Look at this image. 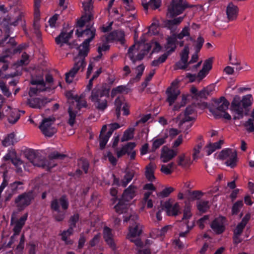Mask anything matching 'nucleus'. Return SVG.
I'll use <instances>...</instances> for the list:
<instances>
[{"label":"nucleus","mask_w":254,"mask_h":254,"mask_svg":"<svg viewBox=\"0 0 254 254\" xmlns=\"http://www.w3.org/2000/svg\"><path fill=\"white\" fill-rule=\"evenodd\" d=\"M148 32L150 35H155L158 33V25L155 22H153L148 28Z\"/></svg>","instance_id":"bf43d9fd"},{"label":"nucleus","mask_w":254,"mask_h":254,"mask_svg":"<svg viewBox=\"0 0 254 254\" xmlns=\"http://www.w3.org/2000/svg\"><path fill=\"white\" fill-rule=\"evenodd\" d=\"M123 218V222L124 223L129 222L130 225H134L135 223H138L136 221L138 219V216L135 214H130L129 216H124Z\"/></svg>","instance_id":"de8ad7c7"},{"label":"nucleus","mask_w":254,"mask_h":254,"mask_svg":"<svg viewBox=\"0 0 254 254\" xmlns=\"http://www.w3.org/2000/svg\"><path fill=\"white\" fill-rule=\"evenodd\" d=\"M86 2L82 3L84 10L85 12L84 14H92L91 10L92 9V4L91 0H87Z\"/></svg>","instance_id":"6e6d98bb"},{"label":"nucleus","mask_w":254,"mask_h":254,"mask_svg":"<svg viewBox=\"0 0 254 254\" xmlns=\"http://www.w3.org/2000/svg\"><path fill=\"white\" fill-rule=\"evenodd\" d=\"M30 83L32 85H36L37 86H41V91H48L50 92L52 90L51 88L47 86L43 79H34L31 80Z\"/></svg>","instance_id":"7c9ffc66"},{"label":"nucleus","mask_w":254,"mask_h":254,"mask_svg":"<svg viewBox=\"0 0 254 254\" xmlns=\"http://www.w3.org/2000/svg\"><path fill=\"white\" fill-rule=\"evenodd\" d=\"M218 158L220 160L227 159L225 164L233 168L236 165L237 160V154L236 151H233L232 149L226 148L223 149L219 154Z\"/></svg>","instance_id":"9b49d317"},{"label":"nucleus","mask_w":254,"mask_h":254,"mask_svg":"<svg viewBox=\"0 0 254 254\" xmlns=\"http://www.w3.org/2000/svg\"><path fill=\"white\" fill-rule=\"evenodd\" d=\"M253 98L251 94H248L243 97L242 99L239 96H235L231 102V108L241 118L243 117V109H247L252 104Z\"/></svg>","instance_id":"20e7f679"},{"label":"nucleus","mask_w":254,"mask_h":254,"mask_svg":"<svg viewBox=\"0 0 254 254\" xmlns=\"http://www.w3.org/2000/svg\"><path fill=\"white\" fill-rule=\"evenodd\" d=\"M177 163L180 166L188 167L191 164V161L190 157H186L185 154H182L178 156Z\"/></svg>","instance_id":"2f4dec72"},{"label":"nucleus","mask_w":254,"mask_h":254,"mask_svg":"<svg viewBox=\"0 0 254 254\" xmlns=\"http://www.w3.org/2000/svg\"><path fill=\"white\" fill-rule=\"evenodd\" d=\"M214 103L216 107H210L209 109L215 118L220 119L222 118V114L220 112H225L228 109L230 103L224 96H221L218 99L214 100Z\"/></svg>","instance_id":"1a4fd4ad"},{"label":"nucleus","mask_w":254,"mask_h":254,"mask_svg":"<svg viewBox=\"0 0 254 254\" xmlns=\"http://www.w3.org/2000/svg\"><path fill=\"white\" fill-rule=\"evenodd\" d=\"M189 35L188 29L186 28L183 29L178 35L173 34V35L168 36L167 37L166 49H168V50L161 55L164 57L165 61L167 60L168 56L175 52L176 49V46H175L176 43V38H179V40H182L185 36Z\"/></svg>","instance_id":"39448f33"},{"label":"nucleus","mask_w":254,"mask_h":254,"mask_svg":"<svg viewBox=\"0 0 254 254\" xmlns=\"http://www.w3.org/2000/svg\"><path fill=\"white\" fill-rule=\"evenodd\" d=\"M125 99L123 97H118L115 101V105L116 106V110L121 111L123 105L126 103H124Z\"/></svg>","instance_id":"5fc2aeb1"},{"label":"nucleus","mask_w":254,"mask_h":254,"mask_svg":"<svg viewBox=\"0 0 254 254\" xmlns=\"http://www.w3.org/2000/svg\"><path fill=\"white\" fill-rule=\"evenodd\" d=\"M35 194L33 190H30L24 192L14 199V204L19 211H23L26 207L30 205L35 198Z\"/></svg>","instance_id":"423d86ee"},{"label":"nucleus","mask_w":254,"mask_h":254,"mask_svg":"<svg viewBox=\"0 0 254 254\" xmlns=\"http://www.w3.org/2000/svg\"><path fill=\"white\" fill-rule=\"evenodd\" d=\"M17 141L15 138V134L13 132L7 134L2 141V145L4 147H7L13 145Z\"/></svg>","instance_id":"f704fd0d"},{"label":"nucleus","mask_w":254,"mask_h":254,"mask_svg":"<svg viewBox=\"0 0 254 254\" xmlns=\"http://www.w3.org/2000/svg\"><path fill=\"white\" fill-rule=\"evenodd\" d=\"M66 37V32L64 31H62L60 33L59 35L55 38L56 43L57 44H62V45L63 44L65 43V42L64 41L66 40V38H65Z\"/></svg>","instance_id":"4d7b16f0"},{"label":"nucleus","mask_w":254,"mask_h":254,"mask_svg":"<svg viewBox=\"0 0 254 254\" xmlns=\"http://www.w3.org/2000/svg\"><path fill=\"white\" fill-rule=\"evenodd\" d=\"M69 201L65 195L59 198H54L50 203L53 217L56 222H63L66 216V211L69 207Z\"/></svg>","instance_id":"f03ea898"},{"label":"nucleus","mask_w":254,"mask_h":254,"mask_svg":"<svg viewBox=\"0 0 254 254\" xmlns=\"http://www.w3.org/2000/svg\"><path fill=\"white\" fill-rule=\"evenodd\" d=\"M177 152L173 149L164 146L161 151V158L164 163L167 162L176 156Z\"/></svg>","instance_id":"aec40b11"},{"label":"nucleus","mask_w":254,"mask_h":254,"mask_svg":"<svg viewBox=\"0 0 254 254\" xmlns=\"http://www.w3.org/2000/svg\"><path fill=\"white\" fill-rule=\"evenodd\" d=\"M134 131V128H128L126 129L124 131L123 135L121 138V141L125 142L132 139L133 137Z\"/></svg>","instance_id":"a19ab883"},{"label":"nucleus","mask_w":254,"mask_h":254,"mask_svg":"<svg viewBox=\"0 0 254 254\" xmlns=\"http://www.w3.org/2000/svg\"><path fill=\"white\" fill-rule=\"evenodd\" d=\"M174 190L172 187H168L163 189L161 191L157 194V195L161 198L168 197L170 194Z\"/></svg>","instance_id":"603ef678"},{"label":"nucleus","mask_w":254,"mask_h":254,"mask_svg":"<svg viewBox=\"0 0 254 254\" xmlns=\"http://www.w3.org/2000/svg\"><path fill=\"white\" fill-rule=\"evenodd\" d=\"M136 146L135 142H128L123 146L120 150H115L116 151L117 156L118 158L122 157L126 154H129V151H131Z\"/></svg>","instance_id":"b1692460"},{"label":"nucleus","mask_w":254,"mask_h":254,"mask_svg":"<svg viewBox=\"0 0 254 254\" xmlns=\"http://www.w3.org/2000/svg\"><path fill=\"white\" fill-rule=\"evenodd\" d=\"M77 167L82 169L85 174H87L89 168V162L87 159L81 158L77 160Z\"/></svg>","instance_id":"c9c22d12"},{"label":"nucleus","mask_w":254,"mask_h":254,"mask_svg":"<svg viewBox=\"0 0 254 254\" xmlns=\"http://www.w3.org/2000/svg\"><path fill=\"white\" fill-rule=\"evenodd\" d=\"M68 113L69 118L67 123L70 126H73L75 123L77 112L73 111L71 107L70 106L68 108Z\"/></svg>","instance_id":"49530a36"},{"label":"nucleus","mask_w":254,"mask_h":254,"mask_svg":"<svg viewBox=\"0 0 254 254\" xmlns=\"http://www.w3.org/2000/svg\"><path fill=\"white\" fill-rule=\"evenodd\" d=\"M172 228L171 225H166L162 227L161 229H155L152 230V233H155L157 237H162L164 236L169 229Z\"/></svg>","instance_id":"c03bdc74"},{"label":"nucleus","mask_w":254,"mask_h":254,"mask_svg":"<svg viewBox=\"0 0 254 254\" xmlns=\"http://www.w3.org/2000/svg\"><path fill=\"white\" fill-rule=\"evenodd\" d=\"M90 43L84 40L77 48L78 53L74 59V64L70 70L65 73V81L68 83L72 82L73 78L79 71H83L86 65L85 57L90 51Z\"/></svg>","instance_id":"f257e3e1"},{"label":"nucleus","mask_w":254,"mask_h":254,"mask_svg":"<svg viewBox=\"0 0 254 254\" xmlns=\"http://www.w3.org/2000/svg\"><path fill=\"white\" fill-rule=\"evenodd\" d=\"M189 54V47L188 45L185 46L184 49L181 53V59L184 64L183 65L179 66V68L181 69H186L188 66V58Z\"/></svg>","instance_id":"bb28decb"},{"label":"nucleus","mask_w":254,"mask_h":254,"mask_svg":"<svg viewBox=\"0 0 254 254\" xmlns=\"http://www.w3.org/2000/svg\"><path fill=\"white\" fill-rule=\"evenodd\" d=\"M161 205L162 208L159 210L156 214V217L158 221L162 220L161 213L162 211L165 210L167 214L169 216H176L178 214L180 209V206L178 203H176L174 205H172L169 200L166 201L163 203L161 202Z\"/></svg>","instance_id":"9d476101"},{"label":"nucleus","mask_w":254,"mask_h":254,"mask_svg":"<svg viewBox=\"0 0 254 254\" xmlns=\"http://www.w3.org/2000/svg\"><path fill=\"white\" fill-rule=\"evenodd\" d=\"M3 31L5 33L4 37L3 38H2L0 42V44H4L8 39V38L10 36V28L9 25H5L4 24L3 27Z\"/></svg>","instance_id":"864d4df0"},{"label":"nucleus","mask_w":254,"mask_h":254,"mask_svg":"<svg viewBox=\"0 0 254 254\" xmlns=\"http://www.w3.org/2000/svg\"><path fill=\"white\" fill-rule=\"evenodd\" d=\"M93 17L92 14H84L77 20L76 22V27L78 28V29H81V28L85 26L86 27L87 24L92 23L91 20Z\"/></svg>","instance_id":"393cba45"},{"label":"nucleus","mask_w":254,"mask_h":254,"mask_svg":"<svg viewBox=\"0 0 254 254\" xmlns=\"http://www.w3.org/2000/svg\"><path fill=\"white\" fill-rule=\"evenodd\" d=\"M160 0H149L148 2L143 3L142 5L145 10H147L149 8L152 10H155L160 6Z\"/></svg>","instance_id":"72a5a7b5"},{"label":"nucleus","mask_w":254,"mask_h":254,"mask_svg":"<svg viewBox=\"0 0 254 254\" xmlns=\"http://www.w3.org/2000/svg\"><path fill=\"white\" fill-rule=\"evenodd\" d=\"M110 137L105 134H100L99 135V145L100 148L103 150L105 148L107 143L108 142Z\"/></svg>","instance_id":"3c124183"},{"label":"nucleus","mask_w":254,"mask_h":254,"mask_svg":"<svg viewBox=\"0 0 254 254\" xmlns=\"http://www.w3.org/2000/svg\"><path fill=\"white\" fill-rule=\"evenodd\" d=\"M154 167L153 164L149 163L148 166L146 167L145 176L147 179L150 181L152 182L155 179L154 175Z\"/></svg>","instance_id":"e433bc0d"},{"label":"nucleus","mask_w":254,"mask_h":254,"mask_svg":"<svg viewBox=\"0 0 254 254\" xmlns=\"http://www.w3.org/2000/svg\"><path fill=\"white\" fill-rule=\"evenodd\" d=\"M243 201L242 200H239L234 203L232 206L231 212L232 215H237L240 212V209L243 206Z\"/></svg>","instance_id":"37998d69"},{"label":"nucleus","mask_w":254,"mask_h":254,"mask_svg":"<svg viewBox=\"0 0 254 254\" xmlns=\"http://www.w3.org/2000/svg\"><path fill=\"white\" fill-rule=\"evenodd\" d=\"M103 238L109 246L113 250L116 249V245L113 238L112 229L107 226L104 227L103 232Z\"/></svg>","instance_id":"6ab92c4d"},{"label":"nucleus","mask_w":254,"mask_h":254,"mask_svg":"<svg viewBox=\"0 0 254 254\" xmlns=\"http://www.w3.org/2000/svg\"><path fill=\"white\" fill-rule=\"evenodd\" d=\"M79 215L78 213H74L71 216L68 220V229L74 232V229L76 227V224L79 221Z\"/></svg>","instance_id":"4c0bfd02"},{"label":"nucleus","mask_w":254,"mask_h":254,"mask_svg":"<svg viewBox=\"0 0 254 254\" xmlns=\"http://www.w3.org/2000/svg\"><path fill=\"white\" fill-rule=\"evenodd\" d=\"M73 233L74 232L68 228L67 230L63 231L60 234L61 239L64 242L65 245H72L73 244V241L68 238V237L72 235Z\"/></svg>","instance_id":"c756f323"},{"label":"nucleus","mask_w":254,"mask_h":254,"mask_svg":"<svg viewBox=\"0 0 254 254\" xmlns=\"http://www.w3.org/2000/svg\"><path fill=\"white\" fill-rule=\"evenodd\" d=\"M100 238L101 235L99 233L95 235L94 237L89 241V244L90 247H93L97 245L100 241Z\"/></svg>","instance_id":"680f3d73"},{"label":"nucleus","mask_w":254,"mask_h":254,"mask_svg":"<svg viewBox=\"0 0 254 254\" xmlns=\"http://www.w3.org/2000/svg\"><path fill=\"white\" fill-rule=\"evenodd\" d=\"M135 48V46L134 45L130 46L128 49L127 54L128 58L134 64L137 61H140L143 59L144 57L147 55L150 51L151 46L148 44L145 45L144 49L141 50L135 57H134V53H133Z\"/></svg>","instance_id":"f8f14e48"},{"label":"nucleus","mask_w":254,"mask_h":254,"mask_svg":"<svg viewBox=\"0 0 254 254\" xmlns=\"http://www.w3.org/2000/svg\"><path fill=\"white\" fill-rule=\"evenodd\" d=\"M212 60L210 58L206 60L203 65L202 69L205 71H208L212 68Z\"/></svg>","instance_id":"e2e57ef3"},{"label":"nucleus","mask_w":254,"mask_h":254,"mask_svg":"<svg viewBox=\"0 0 254 254\" xmlns=\"http://www.w3.org/2000/svg\"><path fill=\"white\" fill-rule=\"evenodd\" d=\"M66 155L61 154L57 151L52 152L48 155V159L42 157L39 162V164H37V167L45 169L47 171H50L56 165V164L53 161L54 159L63 160L66 157Z\"/></svg>","instance_id":"0eeeda50"},{"label":"nucleus","mask_w":254,"mask_h":254,"mask_svg":"<svg viewBox=\"0 0 254 254\" xmlns=\"http://www.w3.org/2000/svg\"><path fill=\"white\" fill-rule=\"evenodd\" d=\"M195 44L194 45V49L196 53H198L200 51L201 48L204 42V40L201 36H199L196 40L194 42Z\"/></svg>","instance_id":"09e8293b"},{"label":"nucleus","mask_w":254,"mask_h":254,"mask_svg":"<svg viewBox=\"0 0 254 254\" xmlns=\"http://www.w3.org/2000/svg\"><path fill=\"white\" fill-rule=\"evenodd\" d=\"M142 226L139 223H135L134 225H130L129 227V234L130 237H136L139 236L142 231Z\"/></svg>","instance_id":"c85d7f7f"},{"label":"nucleus","mask_w":254,"mask_h":254,"mask_svg":"<svg viewBox=\"0 0 254 254\" xmlns=\"http://www.w3.org/2000/svg\"><path fill=\"white\" fill-rule=\"evenodd\" d=\"M196 206L198 211L201 213H205L209 208V202L207 200H199L196 202Z\"/></svg>","instance_id":"58836bf2"},{"label":"nucleus","mask_w":254,"mask_h":254,"mask_svg":"<svg viewBox=\"0 0 254 254\" xmlns=\"http://www.w3.org/2000/svg\"><path fill=\"white\" fill-rule=\"evenodd\" d=\"M128 93V88L126 87V86L120 85L116 88H113L111 91V96L114 97L118 93Z\"/></svg>","instance_id":"a18cd8bd"},{"label":"nucleus","mask_w":254,"mask_h":254,"mask_svg":"<svg viewBox=\"0 0 254 254\" xmlns=\"http://www.w3.org/2000/svg\"><path fill=\"white\" fill-rule=\"evenodd\" d=\"M136 189V188L135 186L130 185L124 190L120 198L128 203L135 196Z\"/></svg>","instance_id":"412c9836"},{"label":"nucleus","mask_w":254,"mask_h":254,"mask_svg":"<svg viewBox=\"0 0 254 254\" xmlns=\"http://www.w3.org/2000/svg\"><path fill=\"white\" fill-rule=\"evenodd\" d=\"M210 91H209L208 88H203L201 91H199L197 99L199 98H206L209 95Z\"/></svg>","instance_id":"0e129e2a"},{"label":"nucleus","mask_w":254,"mask_h":254,"mask_svg":"<svg viewBox=\"0 0 254 254\" xmlns=\"http://www.w3.org/2000/svg\"><path fill=\"white\" fill-rule=\"evenodd\" d=\"M33 28L35 33L37 35V37L41 36V32L40 31V14L38 12L36 13L34 17V21L33 23Z\"/></svg>","instance_id":"ea45409f"},{"label":"nucleus","mask_w":254,"mask_h":254,"mask_svg":"<svg viewBox=\"0 0 254 254\" xmlns=\"http://www.w3.org/2000/svg\"><path fill=\"white\" fill-rule=\"evenodd\" d=\"M109 88L100 86H97L92 90L89 98L99 111H104L107 108V98L109 96Z\"/></svg>","instance_id":"7ed1b4c3"},{"label":"nucleus","mask_w":254,"mask_h":254,"mask_svg":"<svg viewBox=\"0 0 254 254\" xmlns=\"http://www.w3.org/2000/svg\"><path fill=\"white\" fill-rule=\"evenodd\" d=\"M180 93V91L176 88L170 87L167 88L166 90V94L168 95L167 101L170 106L175 102Z\"/></svg>","instance_id":"4be33fe9"},{"label":"nucleus","mask_w":254,"mask_h":254,"mask_svg":"<svg viewBox=\"0 0 254 254\" xmlns=\"http://www.w3.org/2000/svg\"><path fill=\"white\" fill-rule=\"evenodd\" d=\"M24 155L35 166H38L39 162L42 158L41 154L37 151L32 149H27Z\"/></svg>","instance_id":"a211bd4d"},{"label":"nucleus","mask_w":254,"mask_h":254,"mask_svg":"<svg viewBox=\"0 0 254 254\" xmlns=\"http://www.w3.org/2000/svg\"><path fill=\"white\" fill-rule=\"evenodd\" d=\"M94 23H88L86 25V27L84 30L77 29L75 31V34L78 37L83 36L87 37L85 40L91 42L95 37L96 28L93 26Z\"/></svg>","instance_id":"4468645a"},{"label":"nucleus","mask_w":254,"mask_h":254,"mask_svg":"<svg viewBox=\"0 0 254 254\" xmlns=\"http://www.w3.org/2000/svg\"><path fill=\"white\" fill-rule=\"evenodd\" d=\"M223 143V140H220L219 141L213 143H210L209 145L206 146L207 155L209 156L216 149L221 148V145Z\"/></svg>","instance_id":"473e14b6"},{"label":"nucleus","mask_w":254,"mask_h":254,"mask_svg":"<svg viewBox=\"0 0 254 254\" xmlns=\"http://www.w3.org/2000/svg\"><path fill=\"white\" fill-rule=\"evenodd\" d=\"M144 69H145V66L142 64L138 65L136 67V70H137L138 73H137V75H136V77H135L136 79H137L138 80L140 79L141 76H142V75L143 73Z\"/></svg>","instance_id":"774afa93"},{"label":"nucleus","mask_w":254,"mask_h":254,"mask_svg":"<svg viewBox=\"0 0 254 254\" xmlns=\"http://www.w3.org/2000/svg\"><path fill=\"white\" fill-rule=\"evenodd\" d=\"M190 196L193 200L198 199L200 198L202 193L201 191L198 190H193L192 191H189Z\"/></svg>","instance_id":"69168bd1"},{"label":"nucleus","mask_w":254,"mask_h":254,"mask_svg":"<svg viewBox=\"0 0 254 254\" xmlns=\"http://www.w3.org/2000/svg\"><path fill=\"white\" fill-rule=\"evenodd\" d=\"M23 185L24 183L23 182L15 181L8 185V189L16 194L24 190V187H23Z\"/></svg>","instance_id":"cd10ccee"},{"label":"nucleus","mask_w":254,"mask_h":254,"mask_svg":"<svg viewBox=\"0 0 254 254\" xmlns=\"http://www.w3.org/2000/svg\"><path fill=\"white\" fill-rule=\"evenodd\" d=\"M124 4L125 5V8L127 11H132L134 10L135 8L132 3V0H122Z\"/></svg>","instance_id":"338daca9"},{"label":"nucleus","mask_w":254,"mask_h":254,"mask_svg":"<svg viewBox=\"0 0 254 254\" xmlns=\"http://www.w3.org/2000/svg\"><path fill=\"white\" fill-rule=\"evenodd\" d=\"M188 7L185 0H172L168 7L167 16L172 18L176 17L182 13Z\"/></svg>","instance_id":"6e6552de"},{"label":"nucleus","mask_w":254,"mask_h":254,"mask_svg":"<svg viewBox=\"0 0 254 254\" xmlns=\"http://www.w3.org/2000/svg\"><path fill=\"white\" fill-rule=\"evenodd\" d=\"M50 102L51 100L47 98H33L27 99V104L32 108L40 109Z\"/></svg>","instance_id":"dca6fc26"},{"label":"nucleus","mask_w":254,"mask_h":254,"mask_svg":"<svg viewBox=\"0 0 254 254\" xmlns=\"http://www.w3.org/2000/svg\"><path fill=\"white\" fill-rule=\"evenodd\" d=\"M55 121V118L50 117L43 120L39 126V128L45 136L52 137L56 132V128L52 127Z\"/></svg>","instance_id":"ddd939ff"},{"label":"nucleus","mask_w":254,"mask_h":254,"mask_svg":"<svg viewBox=\"0 0 254 254\" xmlns=\"http://www.w3.org/2000/svg\"><path fill=\"white\" fill-rule=\"evenodd\" d=\"M20 116L19 111L16 110L12 111L8 118V121L10 124H14L19 119Z\"/></svg>","instance_id":"79ce46f5"},{"label":"nucleus","mask_w":254,"mask_h":254,"mask_svg":"<svg viewBox=\"0 0 254 254\" xmlns=\"http://www.w3.org/2000/svg\"><path fill=\"white\" fill-rule=\"evenodd\" d=\"M184 18V16H179L172 19H167L164 21V27L170 30L171 35H178L176 32L178 26L181 23Z\"/></svg>","instance_id":"2eb2a0df"},{"label":"nucleus","mask_w":254,"mask_h":254,"mask_svg":"<svg viewBox=\"0 0 254 254\" xmlns=\"http://www.w3.org/2000/svg\"><path fill=\"white\" fill-rule=\"evenodd\" d=\"M238 8L237 6L232 3H230L227 6L226 14L229 21H233L235 19L238 15Z\"/></svg>","instance_id":"a878e982"},{"label":"nucleus","mask_w":254,"mask_h":254,"mask_svg":"<svg viewBox=\"0 0 254 254\" xmlns=\"http://www.w3.org/2000/svg\"><path fill=\"white\" fill-rule=\"evenodd\" d=\"M225 219V217L221 216L215 218L212 222L210 225V227L216 234L219 235L224 232L225 230V227L224 224L223 220Z\"/></svg>","instance_id":"f3484780"},{"label":"nucleus","mask_w":254,"mask_h":254,"mask_svg":"<svg viewBox=\"0 0 254 254\" xmlns=\"http://www.w3.org/2000/svg\"><path fill=\"white\" fill-rule=\"evenodd\" d=\"M191 216L192 214L190 211V207L189 206L186 205L184 210L182 220L187 221L191 217Z\"/></svg>","instance_id":"13d9d810"},{"label":"nucleus","mask_w":254,"mask_h":254,"mask_svg":"<svg viewBox=\"0 0 254 254\" xmlns=\"http://www.w3.org/2000/svg\"><path fill=\"white\" fill-rule=\"evenodd\" d=\"M24 243H25V236L23 234L21 235L20 242L19 243V244L17 245L16 251H18L20 253H21L23 251V250L24 248Z\"/></svg>","instance_id":"052dcab7"},{"label":"nucleus","mask_w":254,"mask_h":254,"mask_svg":"<svg viewBox=\"0 0 254 254\" xmlns=\"http://www.w3.org/2000/svg\"><path fill=\"white\" fill-rule=\"evenodd\" d=\"M118 203L114 206L115 211L119 214L126 213L128 210V203L119 198Z\"/></svg>","instance_id":"5701e85b"},{"label":"nucleus","mask_w":254,"mask_h":254,"mask_svg":"<svg viewBox=\"0 0 254 254\" xmlns=\"http://www.w3.org/2000/svg\"><path fill=\"white\" fill-rule=\"evenodd\" d=\"M165 142V138H159L155 139L153 142L151 151H155Z\"/></svg>","instance_id":"8fccbe9b"}]
</instances>
